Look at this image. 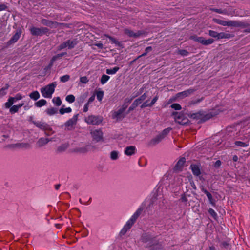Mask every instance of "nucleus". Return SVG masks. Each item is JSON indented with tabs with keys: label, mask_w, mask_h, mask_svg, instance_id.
Here are the masks:
<instances>
[{
	"label": "nucleus",
	"mask_w": 250,
	"mask_h": 250,
	"mask_svg": "<svg viewBox=\"0 0 250 250\" xmlns=\"http://www.w3.org/2000/svg\"><path fill=\"white\" fill-rule=\"evenodd\" d=\"M142 212V209L138 208L136 211L132 215L131 218L127 221L122 230V232L125 233L129 230L136 222Z\"/></svg>",
	"instance_id": "obj_1"
},
{
	"label": "nucleus",
	"mask_w": 250,
	"mask_h": 250,
	"mask_svg": "<svg viewBox=\"0 0 250 250\" xmlns=\"http://www.w3.org/2000/svg\"><path fill=\"white\" fill-rule=\"evenodd\" d=\"M56 85V83L55 82L41 88V92L42 96L44 98H51Z\"/></svg>",
	"instance_id": "obj_2"
},
{
	"label": "nucleus",
	"mask_w": 250,
	"mask_h": 250,
	"mask_svg": "<svg viewBox=\"0 0 250 250\" xmlns=\"http://www.w3.org/2000/svg\"><path fill=\"white\" fill-rule=\"evenodd\" d=\"M172 116L176 122L182 125L187 124L189 121L188 118L182 112H173Z\"/></svg>",
	"instance_id": "obj_3"
},
{
	"label": "nucleus",
	"mask_w": 250,
	"mask_h": 250,
	"mask_svg": "<svg viewBox=\"0 0 250 250\" xmlns=\"http://www.w3.org/2000/svg\"><path fill=\"white\" fill-rule=\"evenodd\" d=\"M85 122L89 125H98L103 121V118L100 116L89 115L84 119Z\"/></svg>",
	"instance_id": "obj_4"
},
{
	"label": "nucleus",
	"mask_w": 250,
	"mask_h": 250,
	"mask_svg": "<svg viewBox=\"0 0 250 250\" xmlns=\"http://www.w3.org/2000/svg\"><path fill=\"white\" fill-rule=\"evenodd\" d=\"M77 43L78 41L76 39L73 40H68L59 45L58 46V50H61L66 47L69 49H71L74 48Z\"/></svg>",
	"instance_id": "obj_5"
},
{
	"label": "nucleus",
	"mask_w": 250,
	"mask_h": 250,
	"mask_svg": "<svg viewBox=\"0 0 250 250\" xmlns=\"http://www.w3.org/2000/svg\"><path fill=\"white\" fill-rule=\"evenodd\" d=\"M78 114L73 116V117L68 120L63 125L65 130H72L74 129V126L76 125L78 120Z\"/></svg>",
	"instance_id": "obj_6"
},
{
	"label": "nucleus",
	"mask_w": 250,
	"mask_h": 250,
	"mask_svg": "<svg viewBox=\"0 0 250 250\" xmlns=\"http://www.w3.org/2000/svg\"><path fill=\"white\" fill-rule=\"evenodd\" d=\"M190 117L191 118L200 120L202 122H205L209 119L211 117H212V115L210 114H205L203 111H199L197 113L191 114L190 115Z\"/></svg>",
	"instance_id": "obj_7"
},
{
	"label": "nucleus",
	"mask_w": 250,
	"mask_h": 250,
	"mask_svg": "<svg viewBox=\"0 0 250 250\" xmlns=\"http://www.w3.org/2000/svg\"><path fill=\"white\" fill-rule=\"evenodd\" d=\"M127 107V105L123 104L122 108L119 109L117 111H114L112 113V118L116 119V120H120L123 119L125 117L124 112Z\"/></svg>",
	"instance_id": "obj_8"
},
{
	"label": "nucleus",
	"mask_w": 250,
	"mask_h": 250,
	"mask_svg": "<svg viewBox=\"0 0 250 250\" xmlns=\"http://www.w3.org/2000/svg\"><path fill=\"white\" fill-rule=\"evenodd\" d=\"M31 34L33 36H42L48 32L49 30L45 27L37 28L33 27L30 29Z\"/></svg>",
	"instance_id": "obj_9"
},
{
	"label": "nucleus",
	"mask_w": 250,
	"mask_h": 250,
	"mask_svg": "<svg viewBox=\"0 0 250 250\" xmlns=\"http://www.w3.org/2000/svg\"><path fill=\"white\" fill-rule=\"evenodd\" d=\"M124 33L129 37L138 38L145 34V32L142 30L135 32L129 28H125L123 30Z\"/></svg>",
	"instance_id": "obj_10"
},
{
	"label": "nucleus",
	"mask_w": 250,
	"mask_h": 250,
	"mask_svg": "<svg viewBox=\"0 0 250 250\" xmlns=\"http://www.w3.org/2000/svg\"><path fill=\"white\" fill-rule=\"evenodd\" d=\"M90 134L93 139L96 142H99L103 139V133L102 130L100 129L91 130Z\"/></svg>",
	"instance_id": "obj_11"
},
{
	"label": "nucleus",
	"mask_w": 250,
	"mask_h": 250,
	"mask_svg": "<svg viewBox=\"0 0 250 250\" xmlns=\"http://www.w3.org/2000/svg\"><path fill=\"white\" fill-rule=\"evenodd\" d=\"M196 91L195 89L189 88L187 90L178 93L176 95L177 98L183 99L186 97L189 96L192 94Z\"/></svg>",
	"instance_id": "obj_12"
},
{
	"label": "nucleus",
	"mask_w": 250,
	"mask_h": 250,
	"mask_svg": "<svg viewBox=\"0 0 250 250\" xmlns=\"http://www.w3.org/2000/svg\"><path fill=\"white\" fill-rule=\"evenodd\" d=\"M51 141V139L48 138L41 137L39 138L36 143V146L37 148H40L42 147L47 145L50 141Z\"/></svg>",
	"instance_id": "obj_13"
},
{
	"label": "nucleus",
	"mask_w": 250,
	"mask_h": 250,
	"mask_svg": "<svg viewBox=\"0 0 250 250\" xmlns=\"http://www.w3.org/2000/svg\"><path fill=\"white\" fill-rule=\"evenodd\" d=\"M41 23L43 25H46L50 28H56L59 24V23H58L57 22L52 21H49L48 20L45 19H43L41 20Z\"/></svg>",
	"instance_id": "obj_14"
},
{
	"label": "nucleus",
	"mask_w": 250,
	"mask_h": 250,
	"mask_svg": "<svg viewBox=\"0 0 250 250\" xmlns=\"http://www.w3.org/2000/svg\"><path fill=\"white\" fill-rule=\"evenodd\" d=\"M69 146L68 143H65L58 146L55 150L57 154H61L64 152Z\"/></svg>",
	"instance_id": "obj_15"
},
{
	"label": "nucleus",
	"mask_w": 250,
	"mask_h": 250,
	"mask_svg": "<svg viewBox=\"0 0 250 250\" xmlns=\"http://www.w3.org/2000/svg\"><path fill=\"white\" fill-rule=\"evenodd\" d=\"M12 148H20L24 149H30L31 145L27 143H21L12 144L10 146Z\"/></svg>",
	"instance_id": "obj_16"
},
{
	"label": "nucleus",
	"mask_w": 250,
	"mask_h": 250,
	"mask_svg": "<svg viewBox=\"0 0 250 250\" xmlns=\"http://www.w3.org/2000/svg\"><path fill=\"white\" fill-rule=\"evenodd\" d=\"M186 162V159L185 158H182L180 159L177 164H176L175 166L174 167V171L178 172L181 170L182 167L184 166V163Z\"/></svg>",
	"instance_id": "obj_17"
},
{
	"label": "nucleus",
	"mask_w": 250,
	"mask_h": 250,
	"mask_svg": "<svg viewBox=\"0 0 250 250\" xmlns=\"http://www.w3.org/2000/svg\"><path fill=\"white\" fill-rule=\"evenodd\" d=\"M136 151V148L135 146H127L124 151L125 154L127 156H132L134 155Z\"/></svg>",
	"instance_id": "obj_18"
},
{
	"label": "nucleus",
	"mask_w": 250,
	"mask_h": 250,
	"mask_svg": "<svg viewBox=\"0 0 250 250\" xmlns=\"http://www.w3.org/2000/svg\"><path fill=\"white\" fill-rule=\"evenodd\" d=\"M33 123L37 127L40 128L41 129L43 130L44 131L45 130H50V126L45 123H42L41 122H33Z\"/></svg>",
	"instance_id": "obj_19"
},
{
	"label": "nucleus",
	"mask_w": 250,
	"mask_h": 250,
	"mask_svg": "<svg viewBox=\"0 0 250 250\" xmlns=\"http://www.w3.org/2000/svg\"><path fill=\"white\" fill-rule=\"evenodd\" d=\"M141 240L144 243L149 242L151 243L153 241V239L149 234L145 233L142 235Z\"/></svg>",
	"instance_id": "obj_20"
},
{
	"label": "nucleus",
	"mask_w": 250,
	"mask_h": 250,
	"mask_svg": "<svg viewBox=\"0 0 250 250\" xmlns=\"http://www.w3.org/2000/svg\"><path fill=\"white\" fill-rule=\"evenodd\" d=\"M163 139V137L159 134L150 141L149 145H155L160 143Z\"/></svg>",
	"instance_id": "obj_21"
},
{
	"label": "nucleus",
	"mask_w": 250,
	"mask_h": 250,
	"mask_svg": "<svg viewBox=\"0 0 250 250\" xmlns=\"http://www.w3.org/2000/svg\"><path fill=\"white\" fill-rule=\"evenodd\" d=\"M234 37V35L230 33H227L225 32L219 33L218 40L222 39H229Z\"/></svg>",
	"instance_id": "obj_22"
},
{
	"label": "nucleus",
	"mask_w": 250,
	"mask_h": 250,
	"mask_svg": "<svg viewBox=\"0 0 250 250\" xmlns=\"http://www.w3.org/2000/svg\"><path fill=\"white\" fill-rule=\"evenodd\" d=\"M213 21L216 23L221 25L222 26H229V21H225L218 19L214 18Z\"/></svg>",
	"instance_id": "obj_23"
},
{
	"label": "nucleus",
	"mask_w": 250,
	"mask_h": 250,
	"mask_svg": "<svg viewBox=\"0 0 250 250\" xmlns=\"http://www.w3.org/2000/svg\"><path fill=\"white\" fill-rule=\"evenodd\" d=\"M190 167L192 169L193 173L196 176H198L200 174V170L199 167L195 165H191Z\"/></svg>",
	"instance_id": "obj_24"
},
{
	"label": "nucleus",
	"mask_w": 250,
	"mask_h": 250,
	"mask_svg": "<svg viewBox=\"0 0 250 250\" xmlns=\"http://www.w3.org/2000/svg\"><path fill=\"white\" fill-rule=\"evenodd\" d=\"M147 97L146 94V93H144L142 96H141L139 98L136 99L133 102L135 103L137 105H139L143 101H144Z\"/></svg>",
	"instance_id": "obj_25"
},
{
	"label": "nucleus",
	"mask_w": 250,
	"mask_h": 250,
	"mask_svg": "<svg viewBox=\"0 0 250 250\" xmlns=\"http://www.w3.org/2000/svg\"><path fill=\"white\" fill-rule=\"evenodd\" d=\"M214 42L213 39H208L205 40L203 37L201 38L200 43L205 45H208L212 44Z\"/></svg>",
	"instance_id": "obj_26"
},
{
	"label": "nucleus",
	"mask_w": 250,
	"mask_h": 250,
	"mask_svg": "<svg viewBox=\"0 0 250 250\" xmlns=\"http://www.w3.org/2000/svg\"><path fill=\"white\" fill-rule=\"evenodd\" d=\"M29 96L31 99L34 101L37 100L40 96L39 92L37 91H34L31 92Z\"/></svg>",
	"instance_id": "obj_27"
},
{
	"label": "nucleus",
	"mask_w": 250,
	"mask_h": 250,
	"mask_svg": "<svg viewBox=\"0 0 250 250\" xmlns=\"http://www.w3.org/2000/svg\"><path fill=\"white\" fill-rule=\"evenodd\" d=\"M72 111V109L70 107L64 108V105H63L60 109L59 113L63 115L65 113H69Z\"/></svg>",
	"instance_id": "obj_28"
},
{
	"label": "nucleus",
	"mask_w": 250,
	"mask_h": 250,
	"mask_svg": "<svg viewBox=\"0 0 250 250\" xmlns=\"http://www.w3.org/2000/svg\"><path fill=\"white\" fill-rule=\"evenodd\" d=\"M20 33H16L14 34V35L11 38V39L9 41L8 43L9 44H12L16 42L19 39L20 37Z\"/></svg>",
	"instance_id": "obj_29"
},
{
	"label": "nucleus",
	"mask_w": 250,
	"mask_h": 250,
	"mask_svg": "<svg viewBox=\"0 0 250 250\" xmlns=\"http://www.w3.org/2000/svg\"><path fill=\"white\" fill-rule=\"evenodd\" d=\"M234 144L235 146H238L239 147H247L249 146V142H244L240 141H236L234 142Z\"/></svg>",
	"instance_id": "obj_30"
},
{
	"label": "nucleus",
	"mask_w": 250,
	"mask_h": 250,
	"mask_svg": "<svg viewBox=\"0 0 250 250\" xmlns=\"http://www.w3.org/2000/svg\"><path fill=\"white\" fill-rule=\"evenodd\" d=\"M45 112L48 115L51 116L56 114L58 112V110L56 108L51 107L46 109Z\"/></svg>",
	"instance_id": "obj_31"
},
{
	"label": "nucleus",
	"mask_w": 250,
	"mask_h": 250,
	"mask_svg": "<svg viewBox=\"0 0 250 250\" xmlns=\"http://www.w3.org/2000/svg\"><path fill=\"white\" fill-rule=\"evenodd\" d=\"M47 104V102L44 99H41L35 103L36 106L38 107H41L44 105H45Z\"/></svg>",
	"instance_id": "obj_32"
},
{
	"label": "nucleus",
	"mask_w": 250,
	"mask_h": 250,
	"mask_svg": "<svg viewBox=\"0 0 250 250\" xmlns=\"http://www.w3.org/2000/svg\"><path fill=\"white\" fill-rule=\"evenodd\" d=\"M9 87L8 84H6L5 86L0 89V97H2L6 94V90Z\"/></svg>",
	"instance_id": "obj_33"
},
{
	"label": "nucleus",
	"mask_w": 250,
	"mask_h": 250,
	"mask_svg": "<svg viewBox=\"0 0 250 250\" xmlns=\"http://www.w3.org/2000/svg\"><path fill=\"white\" fill-rule=\"evenodd\" d=\"M119 70V67H115L112 69H107L106 70V73L109 75H112L115 74Z\"/></svg>",
	"instance_id": "obj_34"
},
{
	"label": "nucleus",
	"mask_w": 250,
	"mask_h": 250,
	"mask_svg": "<svg viewBox=\"0 0 250 250\" xmlns=\"http://www.w3.org/2000/svg\"><path fill=\"white\" fill-rule=\"evenodd\" d=\"M52 102L58 106H60L62 103L59 97L53 98L52 99Z\"/></svg>",
	"instance_id": "obj_35"
},
{
	"label": "nucleus",
	"mask_w": 250,
	"mask_h": 250,
	"mask_svg": "<svg viewBox=\"0 0 250 250\" xmlns=\"http://www.w3.org/2000/svg\"><path fill=\"white\" fill-rule=\"evenodd\" d=\"M211 10L212 11H214L216 13H220V14H225V15H229L230 14L229 13H228V12L226 10H222L221 9L212 8V9H211ZM230 14L232 15V13H231Z\"/></svg>",
	"instance_id": "obj_36"
},
{
	"label": "nucleus",
	"mask_w": 250,
	"mask_h": 250,
	"mask_svg": "<svg viewBox=\"0 0 250 250\" xmlns=\"http://www.w3.org/2000/svg\"><path fill=\"white\" fill-rule=\"evenodd\" d=\"M119 152L117 151H112L110 153V158L112 160H116L118 158Z\"/></svg>",
	"instance_id": "obj_37"
},
{
	"label": "nucleus",
	"mask_w": 250,
	"mask_h": 250,
	"mask_svg": "<svg viewBox=\"0 0 250 250\" xmlns=\"http://www.w3.org/2000/svg\"><path fill=\"white\" fill-rule=\"evenodd\" d=\"M66 54V52H63L60 54H58L53 56L52 59L53 61H55L58 59H61L63 56Z\"/></svg>",
	"instance_id": "obj_38"
},
{
	"label": "nucleus",
	"mask_w": 250,
	"mask_h": 250,
	"mask_svg": "<svg viewBox=\"0 0 250 250\" xmlns=\"http://www.w3.org/2000/svg\"><path fill=\"white\" fill-rule=\"evenodd\" d=\"M110 77L106 75H103L101 79V83L102 84L105 83L109 79Z\"/></svg>",
	"instance_id": "obj_39"
},
{
	"label": "nucleus",
	"mask_w": 250,
	"mask_h": 250,
	"mask_svg": "<svg viewBox=\"0 0 250 250\" xmlns=\"http://www.w3.org/2000/svg\"><path fill=\"white\" fill-rule=\"evenodd\" d=\"M14 103L12 97H10L8 101L5 104V106L6 108H9Z\"/></svg>",
	"instance_id": "obj_40"
},
{
	"label": "nucleus",
	"mask_w": 250,
	"mask_h": 250,
	"mask_svg": "<svg viewBox=\"0 0 250 250\" xmlns=\"http://www.w3.org/2000/svg\"><path fill=\"white\" fill-rule=\"evenodd\" d=\"M203 100V98L202 97L200 99H198L196 100H192L188 102V106H192L193 105L197 104L201 102Z\"/></svg>",
	"instance_id": "obj_41"
},
{
	"label": "nucleus",
	"mask_w": 250,
	"mask_h": 250,
	"mask_svg": "<svg viewBox=\"0 0 250 250\" xmlns=\"http://www.w3.org/2000/svg\"><path fill=\"white\" fill-rule=\"evenodd\" d=\"M66 100L70 103H72L74 102L75 100V97L73 95H68L66 97Z\"/></svg>",
	"instance_id": "obj_42"
},
{
	"label": "nucleus",
	"mask_w": 250,
	"mask_h": 250,
	"mask_svg": "<svg viewBox=\"0 0 250 250\" xmlns=\"http://www.w3.org/2000/svg\"><path fill=\"white\" fill-rule=\"evenodd\" d=\"M208 34L210 37L216 38L218 40L219 33L213 30H209Z\"/></svg>",
	"instance_id": "obj_43"
},
{
	"label": "nucleus",
	"mask_w": 250,
	"mask_h": 250,
	"mask_svg": "<svg viewBox=\"0 0 250 250\" xmlns=\"http://www.w3.org/2000/svg\"><path fill=\"white\" fill-rule=\"evenodd\" d=\"M250 25V24H249L246 22H244L243 21H239L238 27H240L241 28H244L249 27Z\"/></svg>",
	"instance_id": "obj_44"
},
{
	"label": "nucleus",
	"mask_w": 250,
	"mask_h": 250,
	"mask_svg": "<svg viewBox=\"0 0 250 250\" xmlns=\"http://www.w3.org/2000/svg\"><path fill=\"white\" fill-rule=\"evenodd\" d=\"M239 21H229V26L238 27Z\"/></svg>",
	"instance_id": "obj_45"
},
{
	"label": "nucleus",
	"mask_w": 250,
	"mask_h": 250,
	"mask_svg": "<svg viewBox=\"0 0 250 250\" xmlns=\"http://www.w3.org/2000/svg\"><path fill=\"white\" fill-rule=\"evenodd\" d=\"M171 130V128H167L165 129H164L161 133L159 134L163 137V138L164 139L167 134L170 132Z\"/></svg>",
	"instance_id": "obj_46"
},
{
	"label": "nucleus",
	"mask_w": 250,
	"mask_h": 250,
	"mask_svg": "<svg viewBox=\"0 0 250 250\" xmlns=\"http://www.w3.org/2000/svg\"><path fill=\"white\" fill-rule=\"evenodd\" d=\"M104 92L102 91H99L96 93V97H97V99H98V101H102V100L103 98V96H104Z\"/></svg>",
	"instance_id": "obj_47"
},
{
	"label": "nucleus",
	"mask_w": 250,
	"mask_h": 250,
	"mask_svg": "<svg viewBox=\"0 0 250 250\" xmlns=\"http://www.w3.org/2000/svg\"><path fill=\"white\" fill-rule=\"evenodd\" d=\"M152 50V48L151 46L147 47L145 49V52L143 53L142 55L138 56V58H139L141 57L145 56L147 55V54Z\"/></svg>",
	"instance_id": "obj_48"
},
{
	"label": "nucleus",
	"mask_w": 250,
	"mask_h": 250,
	"mask_svg": "<svg viewBox=\"0 0 250 250\" xmlns=\"http://www.w3.org/2000/svg\"><path fill=\"white\" fill-rule=\"evenodd\" d=\"M75 152H78V153H84L87 152V150L84 147H80V148H76L74 150Z\"/></svg>",
	"instance_id": "obj_49"
},
{
	"label": "nucleus",
	"mask_w": 250,
	"mask_h": 250,
	"mask_svg": "<svg viewBox=\"0 0 250 250\" xmlns=\"http://www.w3.org/2000/svg\"><path fill=\"white\" fill-rule=\"evenodd\" d=\"M70 79V76L68 75H64L60 78V81L62 83L67 82Z\"/></svg>",
	"instance_id": "obj_50"
},
{
	"label": "nucleus",
	"mask_w": 250,
	"mask_h": 250,
	"mask_svg": "<svg viewBox=\"0 0 250 250\" xmlns=\"http://www.w3.org/2000/svg\"><path fill=\"white\" fill-rule=\"evenodd\" d=\"M170 107L176 110H179L182 108L181 105L177 103L173 104L171 105Z\"/></svg>",
	"instance_id": "obj_51"
},
{
	"label": "nucleus",
	"mask_w": 250,
	"mask_h": 250,
	"mask_svg": "<svg viewBox=\"0 0 250 250\" xmlns=\"http://www.w3.org/2000/svg\"><path fill=\"white\" fill-rule=\"evenodd\" d=\"M178 53L183 56H187L188 55L189 53L184 49H181L178 51Z\"/></svg>",
	"instance_id": "obj_52"
},
{
	"label": "nucleus",
	"mask_w": 250,
	"mask_h": 250,
	"mask_svg": "<svg viewBox=\"0 0 250 250\" xmlns=\"http://www.w3.org/2000/svg\"><path fill=\"white\" fill-rule=\"evenodd\" d=\"M19 108V107H18L17 105H14V106H12L10 108V112L11 113H16L18 111Z\"/></svg>",
	"instance_id": "obj_53"
},
{
	"label": "nucleus",
	"mask_w": 250,
	"mask_h": 250,
	"mask_svg": "<svg viewBox=\"0 0 250 250\" xmlns=\"http://www.w3.org/2000/svg\"><path fill=\"white\" fill-rule=\"evenodd\" d=\"M201 38H202V37H197L196 35H193V36H191L189 38L191 40H193L197 42L200 43V42L201 40Z\"/></svg>",
	"instance_id": "obj_54"
},
{
	"label": "nucleus",
	"mask_w": 250,
	"mask_h": 250,
	"mask_svg": "<svg viewBox=\"0 0 250 250\" xmlns=\"http://www.w3.org/2000/svg\"><path fill=\"white\" fill-rule=\"evenodd\" d=\"M22 98L23 97L22 96V95L19 93L17 94L14 97H12L14 102H16L17 101L21 100V99H22Z\"/></svg>",
	"instance_id": "obj_55"
},
{
	"label": "nucleus",
	"mask_w": 250,
	"mask_h": 250,
	"mask_svg": "<svg viewBox=\"0 0 250 250\" xmlns=\"http://www.w3.org/2000/svg\"><path fill=\"white\" fill-rule=\"evenodd\" d=\"M208 212L210 214V215L214 218L216 219V217H217V214L215 212V211L212 209V208H209L208 209Z\"/></svg>",
	"instance_id": "obj_56"
},
{
	"label": "nucleus",
	"mask_w": 250,
	"mask_h": 250,
	"mask_svg": "<svg viewBox=\"0 0 250 250\" xmlns=\"http://www.w3.org/2000/svg\"><path fill=\"white\" fill-rule=\"evenodd\" d=\"M208 199L209 200V203L213 206L215 205V202L214 199L212 198V196L210 193H209L208 195H207Z\"/></svg>",
	"instance_id": "obj_57"
},
{
	"label": "nucleus",
	"mask_w": 250,
	"mask_h": 250,
	"mask_svg": "<svg viewBox=\"0 0 250 250\" xmlns=\"http://www.w3.org/2000/svg\"><path fill=\"white\" fill-rule=\"evenodd\" d=\"M182 202H183L185 205L188 202V198L185 194H182L180 199Z\"/></svg>",
	"instance_id": "obj_58"
},
{
	"label": "nucleus",
	"mask_w": 250,
	"mask_h": 250,
	"mask_svg": "<svg viewBox=\"0 0 250 250\" xmlns=\"http://www.w3.org/2000/svg\"><path fill=\"white\" fill-rule=\"evenodd\" d=\"M50 130H45L44 134L47 136H51L52 134L54 133V131L52 130V128L50 127Z\"/></svg>",
	"instance_id": "obj_59"
},
{
	"label": "nucleus",
	"mask_w": 250,
	"mask_h": 250,
	"mask_svg": "<svg viewBox=\"0 0 250 250\" xmlns=\"http://www.w3.org/2000/svg\"><path fill=\"white\" fill-rule=\"evenodd\" d=\"M151 250H163V248L162 247L161 245L159 244H156L153 246Z\"/></svg>",
	"instance_id": "obj_60"
},
{
	"label": "nucleus",
	"mask_w": 250,
	"mask_h": 250,
	"mask_svg": "<svg viewBox=\"0 0 250 250\" xmlns=\"http://www.w3.org/2000/svg\"><path fill=\"white\" fill-rule=\"evenodd\" d=\"M80 81L83 83H86L88 82V80L86 76L81 77Z\"/></svg>",
	"instance_id": "obj_61"
},
{
	"label": "nucleus",
	"mask_w": 250,
	"mask_h": 250,
	"mask_svg": "<svg viewBox=\"0 0 250 250\" xmlns=\"http://www.w3.org/2000/svg\"><path fill=\"white\" fill-rule=\"evenodd\" d=\"M158 99V96H156L149 103V107L152 106Z\"/></svg>",
	"instance_id": "obj_62"
},
{
	"label": "nucleus",
	"mask_w": 250,
	"mask_h": 250,
	"mask_svg": "<svg viewBox=\"0 0 250 250\" xmlns=\"http://www.w3.org/2000/svg\"><path fill=\"white\" fill-rule=\"evenodd\" d=\"M138 105L135 104V103H133L129 107L128 110V113H129L131 111L134 110Z\"/></svg>",
	"instance_id": "obj_63"
},
{
	"label": "nucleus",
	"mask_w": 250,
	"mask_h": 250,
	"mask_svg": "<svg viewBox=\"0 0 250 250\" xmlns=\"http://www.w3.org/2000/svg\"><path fill=\"white\" fill-rule=\"evenodd\" d=\"M133 98H125V102H124V104L127 105H128L131 103V102L133 100Z\"/></svg>",
	"instance_id": "obj_64"
}]
</instances>
